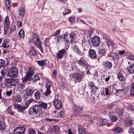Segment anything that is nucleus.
<instances>
[{
  "mask_svg": "<svg viewBox=\"0 0 134 134\" xmlns=\"http://www.w3.org/2000/svg\"><path fill=\"white\" fill-rule=\"evenodd\" d=\"M33 101V99L32 98L30 97L28 99H27V100L26 101V102L25 104H24L25 105H26L27 106V108L28 107V106L29 105V104L31 103Z\"/></svg>",
  "mask_w": 134,
  "mask_h": 134,
  "instance_id": "nucleus-39",
  "label": "nucleus"
},
{
  "mask_svg": "<svg viewBox=\"0 0 134 134\" xmlns=\"http://www.w3.org/2000/svg\"><path fill=\"white\" fill-rule=\"evenodd\" d=\"M27 83H23L20 85V88L21 90H22L24 89L26 87Z\"/></svg>",
  "mask_w": 134,
  "mask_h": 134,
  "instance_id": "nucleus-51",
  "label": "nucleus"
},
{
  "mask_svg": "<svg viewBox=\"0 0 134 134\" xmlns=\"http://www.w3.org/2000/svg\"><path fill=\"white\" fill-rule=\"evenodd\" d=\"M34 42L35 46L39 49L41 52L43 53V50L42 48L41 42V41L40 38L38 39L37 40H36L35 41H34Z\"/></svg>",
  "mask_w": 134,
  "mask_h": 134,
  "instance_id": "nucleus-15",
  "label": "nucleus"
},
{
  "mask_svg": "<svg viewBox=\"0 0 134 134\" xmlns=\"http://www.w3.org/2000/svg\"><path fill=\"white\" fill-rule=\"evenodd\" d=\"M115 133H121L123 131V129L120 127H116L112 130Z\"/></svg>",
  "mask_w": 134,
  "mask_h": 134,
  "instance_id": "nucleus-32",
  "label": "nucleus"
},
{
  "mask_svg": "<svg viewBox=\"0 0 134 134\" xmlns=\"http://www.w3.org/2000/svg\"><path fill=\"white\" fill-rule=\"evenodd\" d=\"M19 35L21 38H23L25 35L24 31L23 29L20 30L19 32Z\"/></svg>",
  "mask_w": 134,
  "mask_h": 134,
  "instance_id": "nucleus-43",
  "label": "nucleus"
},
{
  "mask_svg": "<svg viewBox=\"0 0 134 134\" xmlns=\"http://www.w3.org/2000/svg\"><path fill=\"white\" fill-rule=\"evenodd\" d=\"M110 79V76L109 75H104L103 76L101 77L102 81L104 82V81L108 82Z\"/></svg>",
  "mask_w": 134,
  "mask_h": 134,
  "instance_id": "nucleus-22",
  "label": "nucleus"
},
{
  "mask_svg": "<svg viewBox=\"0 0 134 134\" xmlns=\"http://www.w3.org/2000/svg\"><path fill=\"white\" fill-rule=\"evenodd\" d=\"M6 127L5 123L3 121L0 120V130H3Z\"/></svg>",
  "mask_w": 134,
  "mask_h": 134,
  "instance_id": "nucleus-34",
  "label": "nucleus"
},
{
  "mask_svg": "<svg viewBox=\"0 0 134 134\" xmlns=\"http://www.w3.org/2000/svg\"><path fill=\"white\" fill-rule=\"evenodd\" d=\"M77 63L82 69L87 68L88 64L87 61L81 58L77 60Z\"/></svg>",
  "mask_w": 134,
  "mask_h": 134,
  "instance_id": "nucleus-3",
  "label": "nucleus"
},
{
  "mask_svg": "<svg viewBox=\"0 0 134 134\" xmlns=\"http://www.w3.org/2000/svg\"><path fill=\"white\" fill-rule=\"evenodd\" d=\"M30 96L27 94L26 95L24 94L23 96V98L26 101L27 99H29L30 97Z\"/></svg>",
  "mask_w": 134,
  "mask_h": 134,
  "instance_id": "nucleus-58",
  "label": "nucleus"
},
{
  "mask_svg": "<svg viewBox=\"0 0 134 134\" xmlns=\"http://www.w3.org/2000/svg\"><path fill=\"white\" fill-rule=\"evenodd\" d=\"M110 87H108L105 89V93L106 95H108L110 94L109 93V89H110Z\"/></svg>",
  "mask_w": 134,
  "mask_h": 134,
  "instance_id": "nucleus-60",
  "label": "nucleus"
},
{
  "mask_svg": "<svg viewBox=\"0 0 134 134\" xmlns=\"http://www.w3.org/2000/svg\"><path fill=\"white\" fill-rule=\"evenodd\" d=\"M24 90L25 91V92H26V94H28L29 96H31L34 92L33 89L32 87H27L26 88V90ZM23 91H24V90Z\"/></svg>",
  "mask_w": 134,
  "mask_h": 134,
  "instance_id": "nucleus-19",
  "label": "nucleus"
},
{
  "mask_svg": "<svg viewBox=\"0 0 134 134\" xmlns=\"http://www.w3.org/2000/svg\"><path fill=\"white\" fill-rule=\"evenodd\" d=\"M88 84L92 94H94L97 90L98 88L95 86L94 83L92 82H89Z\"/></svg>",
  "mask_w": 134,
  "mask_h": 134,
  "instance_id": "nucleus-10",
  "label": "nucleus"
},
{
  "mask_svg": "<svg viewBox=\"0 0 134 134\" xmlns=\"http://www.w3.org/2000/svg\"><path fill=\"white\" fill-rule=\"evenodd\" d=\"M11 1H7L6 2L5 7L6 8H10L12 6Z\"/></svg>",
  "mask_w": 134,
  "mask_h": 134,
  "instance_id": "nucleus-45",
  "label": "nucleus"
},
{
  "mask_svg": "<svg viewBox=\"0 0 134 134\" xmlns=\"http://www.w3.org/2000/svg\"><path fill=\"white\" fill-rule=\"evenodd\" d=\"M4 24L6 27L8 28L10 25V23L9 20L8 16H6L5 19L4 21Z\"/></svg>",
  "mask_w": 134,
  "mask_h": 134,
  "instance_id": "nucleus-26",
  "label": "nucleus"
},
{
  "mask_svg": "<svg viewBox=\"0 0 134 134\" xmlns=\"http://www.w3.org/2000/svg\"><path fill=\"white\" fill-rule=\"evenodd\" d=\"M109 117L110 119L112 122H115L118 120V118L114 115H109Z\"/></svg>",
  "mask_w": 134,
  "mask_h": 134,
  "instance_id": "nucleus-37",
  "label": "nucleus"
},
{
  "mask_svg": "<svg viewBox=\"0 0 134 134\" xmlns=\"http://www.w3.org/2000/svg\"><path fill=\"white\" fill-rule=\"evenodd\" d=\"M76 36V34L74 33H72L69 34V36L70 37L71 40L70 41L72 43V42L73 41V38Z\"/></svg>",
  "mask_w": 134,
  "mask_h": 134,
  "instance_id": "nucleus-47",
  "label": "nucleus"
},
{
  "mask_svg": "<svg viewBox=\"0 0 134 134\" xmlns=\"http://www.w3.org/2000/svg\"><path fill=\"white\" fill-rule=\"evenodd\" d=\"M14 108L16 109L19 112H22L27 108V106L25 105L18 104H15L14 105Z\"/></svg>",
  "mask_w": 134,
  "mask_h": 134,
  "instance_id": "nucleus-6",
  "label": "nucleus"
},
{
  "mask_svg": "<svg viewBox=\"0 0 134 134\" xmlns=\"http://www.w3.org/2000/svg\"><path fill=\"white\" fill-rule=\"evenodd\" d=\"M132 84L131 90V93L132 95H134V77L132 79Z\"/></svg>",
  "mask_w": 134,
  "mask_h": 134,
  "instance_id": "nucleus-40",
  "label": "nucleus"
},
{
  "mask_svg": "<svg viewBox=\"0 0 134 134\" xmlns=\"http://www.w3.org/2000/svg\"><path fill=\"white\" fill-rule=\"evenodd\" d=\"M7 82L8 84L12 86L16 85L18 83L17 80L14 79H8L7 80Z\"/></svg>",
  "mask_w": 134,
  "mask_h": 134,
  "instance_id": "nucleus-17",
  "label": "nucleus"
},
{
  "mask_svg": "<svg viewBox=\"0 0 134 134\" xmlns=\"http://www.w3.org/2000/svg\"><path fill=\"white\" fill-rule=\"evenodd\" d=\"M40 79V78L38 75H35L32 77L31 80L34 81L38 80Z\"/></svg>",
  "mask_w": 134,
  "mask_h": 134,
  "instance_id": "nucleus-48",
  "label": "nucleus"
},
{
  "mask_svg": "<svg viewBox=\"0 0 134 134\" xmlns=\"http://www.w3.org/2000/svg\"><path fill=\"white\" fill-rule=\"evenodd\" d=\"M35 99L37 100L39 99L41 97L40 92L38 91H37L35 93Z\"/></svg>",
  "mask_w": 134,
  "mask_h": 134,
  "instance_id": "nucleus-42",
  "label": "nucleus"
},
{
  "mask_svg": "<svg viewBox=\"0 0 134 134\" xmlns=\"http://www.w3.org/2000/svg\"><path fill=\"white\" fill-rule=\"evenodd\" d=\"M127 58L130 59H134V55L130 54L127 56Z\"/></svg>",
  "mask_w": 134,
  "mask_h": 134,
  "instance_id": "nucleus-62",
  "label": "nucleus"
},
{
  "mask_svg": "<svg viewBox=\"0 0 134 134\" xmlns=\"http://www.w3.org/2000/svg\"><path fill=\"white\" fill-rule=\"evenodd\" d=\"M77 48V46L75 45H73L72 46H71V48L72 50H74L75 51V50Z\"/></svg>",
  "mask_w": 134,
  "mask_h": 134,
  "instance_id": "nucleus-64",
  "label": "nucleus"
},
{
  "mask_svg": "<svg viewBox=\"0 0 134 134\" xmlns=\"http://www.w3.org/2000/svg\"><path fill=\"white\" fill-rule=\"evenodd\" d=\"M5 61L3 59H0V68L4 67L5 65Z\"/></svg>",
  "mask_w": 134,
  "mask_h": 134,
  "instance_id": "nucleus-50",
  "label": "nucleus"
},
{
  "mask_svg": "<svg viewBox=\"0 0 134 134\" xmlns=\"http://www.w3.org/2000/svg\"><path fill=\"white\" fill-rule=\"evenodd\" d=\"M66 35H64L63 36L60 35L58 36L57 38V40L58 42H60L62 40H63L64 39L65 40H66Z\"/></svg>",
  "mask_w": 134,
  "mask_h": 134,
  "instance_id": "nucleus-35",
  "label": "nucleus"
},
{
  "mask_svg": "<svg viewBox=\"0 0 134 134\" xmlns=\"http://www.w3.org/2000/svg\"><path fill=\"white\" fill-rule=\"evenodd\" d=\"M132 120H131L129 119L125 120L124 122V124L126 127H130L132 126Z\"/></svg>",
  "mask_w": 134,
  "mask_h": 134,
  "instance_id": "nucleus-24",
  "label": "nucleus"
},
{
  "mask_svg": "<svg viewBox=\"0 0 134 134\" xmlns=\"http://www.w3.org/2000/svg\"><path fill=\"white\" fill-rule=\"evenodd\" d=\"M83 111V109L82 107L75 105H74L73 114L75 116H77L79 115Z\"/></svg>",
  "mask_w": 134,
  "mask_h": 134,
  "instance_id": "nucleus-5",
  "label": "nucleus"
},
{
  "mask_svg": "<svg viewBox=\"0 0 134 134\" xmlns=\"http://www.w3.org/2000/svg\"><path fill=\"white\" fill-rule=\"evenodd\" d=\"M54 105L57 109H60L62 106L61 101L58 99H55L54 102Z\"/></svg>",
  "mask_w": 134,
  "mask_h": 134,
  "instance_id": "nucleus-12",
  "label": "nucleus"
},
{
  "mask_svg": "<svg viewBox=\"0 0 134 134\" xmlns=\"http://www.w3.org/2000/svg\"><path fill=\"white\" fill-rule=\"evenodd\" d=\"M25 128L23 127H17L13 131L14 134H24Z\"/></svg>",
  "mask_w": 134,
  "mask_h": 134,
  "instance_id": "nucleus-9",
  "label": "nucleus"
},
{
  "mask_svg": "<svg viewBox=\"0 0 134 134\" xmlns=\"http://www.w3.org/2000/svg\"><path fill=\"white\" fill-rule=\"evenodd\" d=\"M85 91V88H83L82 89L78 91V93L79 94L77 96L78 97H81L83 94V93Z\"/></svg>",
  "mask_w": 134,
  "mask_h": 134,
  "instance_id": "nucleus-38",
  "label": "nucleus"
},
{
  "mask_svg": "<svg viewBox=\"0 0 134 134\" xmlns=\"http://www.w3.org/2000/svg\"><path fill=\"white\" fill-rule=\"evenodd\" d=\"M60 30H57L55 32H54V34H53V36H58L60 34Z\"/></svg>",
  "mask_w": 134,
  "mask_h": 134,
  "instance_id": "nucleus-59",
  "label": "nucleus"
},
{
  "mask_svg": "<svg viewBox=\"0 0 134 134\" xmlns=\"http://www.w3.org/2000/svg\"><path fill=\"white\" fill-rule=\"evenodd\" d=\"M91 41L92 45L93 47H97L99 45L100 43V38L97 36H95L92 37Z\"/></svg>",
  "mask_w": 134,
  "mask_h": 134,
  "instance_id": "nucleus-4",
  "label": "nucleus"
},
{
  "mask_svg": "<svg viewBox=\"0 0 134 134\" xmlns=\"http://www.w3.org/2000/svg\"><path fill=\"white\" fill-rule=\"evenodd\" d=\"M68 19L69 21L71 24H73L75 21V19L74 16H72L70 17Z\"/></svg>",
  "mask_w": 134,
  "mask_h": 134,
  "instance_id": "nucleus-44",
  "label": "nucleus"
},
{
  "mask_svg": "<svg viewBox=\"0 0 134 134\" xmlns=\"http://www.w3.org/2000/svg\"><path fill=\"white\" fill-rule=\"evenodd\" d=\"M49 38H46L44 41V47L46 48H48L49 47L50 44L49 43Z\"/></svg>",
  "mask_w": 134,
  "mask_h": 134,
  "instance_id": "nucleus-33",
  "label": "nucleus"
},
{
  "mask_svg": "<svg viewBox=\"0 0 134 134\" xmlns=\"http://www.w3.org/2000/svg\"><path fill=\"white\" fill-rule=\"evenodd\" d=\"M101 123L103 125H106L108 123L107 120H102L101 121Z\"/></svg>",
  "mask_w": 134,
  "mask_h": 134,
  "instance_id": "nucleus-56",
  "label": "nucleus"
},
{
  "mask_svg": "<svg viewBox=\"0 0 134 134\" xmlns=\"http://www.w3.org/2000/svg\"><path fill=\"white\" fill-rule=\"evenodd\" d=\"M49 115H46V117L44 118V119L46 121H51L52 120H53V119H52L49 118L48 117Z\"/></svg>",
  "mask_w": 134,
  "mask_h": 134,
  "instance_id": "nucleus-57",
  "label": "nucleus"
},
{
  "mask_svg": "<svg viewBox=\"0 0 134 134\" xmlns=\"http://www.w3.org/2000/svg\"><path fill=\"white\" fill-rule=\"evenodd\" d=\"M118 78L121 81H125L126 79V77L123 75L121 72H119L117 74Z\"/></svg>",
  "mask_w": 134,
  "mask_h": 134,
  "instance_id": "nucleus-20",
  "label": "nucleus"
},
{
  "mask_svg": "<svg viewBox=\"0 0 134 134\" xmlns=\"http://www.w3.org/2000/svg\"><path fill=\"white\" fill-rule=\"evenodd\" d=\"M16 29L15 26L13 24L11 25V27L10 29V31L9 32V34H11L13 31L15 30Z\"/></svg>",
  "mask_w": 134,
  "mask_h": 134,
  "instance_id": "nucleus-46",
  "label": "nucleus"
},
{
  "mask_svg": "<svg viewBox=\"0 0 134 134\" xmlns=\"http://www.w3.org/2000/svg\"><path fill=\"white\" fill-rule=\"evenodd\" d=\"M35 72L33 68H29V70L26 74V78L27 79H29L34 74Z\"/></svg>",
  "mask_w": 134,
  "mask_h": 134,
  "instance_id": "nucleus-16",
  "label": "nucleus"
},
{
  "mask_svg": "<svg viewBox=\"0 0 134 134\" xmlns=\"http://www.w3.org/2000/svg\"><path fill=\"white\" fill-rule=\"evenodd\" d=\"M78 129L79 134H86L84 129L81 125H78Z\"/></svg>",
  "mask_w": 134,
  "mask_h": 134,
  "instance_id": "nucleus-23",
  "label": "nucleus"
},
{
  "mask_svg": "<svg viewBox=\"0 0 134 134\" xmlns=\"http://www.w3.org/2000/svg\"><path fill=\"white\" fill-rule=\"evenodd\" d=\"M106 53V51L104 49H99L98 50V54L99 57L104 55Z\"/></svg>",
  "mask_w": 134,
  "mask_h": 134,
  "instance_id": "nucleus-27",
  "label": "nucleus"
},
{
  "mask_svg": "<svg viewBox=\"0 0 134 134\" xmlns=\"http://www.w3.org/2000/svg\"><path fill=\"white\" fill-rule=\"evenodd\" d=\"M29 54L30 55L35 56L37 54V52L33 47H31L30 51Z\"/></svg>",
  "mask_w": 134,
  "mask_h": 134,
  "instance_id": "nucleus-28",
  "label": "nucleus"
},
{
  "mask_svg": "<svg viewBox=\"0 0 134 134\" xmlns=\"http://www.w3.org/2000/svg\"><path fill=\"white\" fill-rule=\"evenodd\" d=\"M109 57H110L113 58L114 60L115 59H119V55L117 53H111L108 55Z\"/></svg>",
  "mask_w": 134,
  "mask_h": 134,
  "instance_id": "nucleus-25",
  "label": "nucleus"
},
{
  "mask_svg": "<svg viewBox=\"0 0 134 134\" xmlns=\"http://www.w3.org/2000/svg\"><path fill=\"white\" fill-rule=\"evenodd\" d=\"M38 64L41 66H44L45 64V61L44 60H39L37 62Z\"/></svg>",
  "mask_w": 134,
  "mask_h": 134,
  "instance_id": "nucleus-49",
  "label": "nucleus"
},
{
  "mask_svg": "<svg viewBox=\"0 0 134 134\" xmlns=\"http://www.w3.org/2000/svg\"><path fill=\"white\" fill-rule=\"evenodd\" d=\"M0 73L1 75V77L2 79H3L5 76V71L4 70H2L0 72Z\"/></svg>",
  "mask_w": 134,
  "mask_h": 134,
  "instance_id": "nucleus-53",
  "label": "nucleus"
},
{
  "mask_svg": "<svg viewBox=\"0 0 134 134\" xmlns=\"http://www.w3.org/2000/svg\"><path fill=\"white\" fill-rule=\"evenodd\" d=\"M115 111L118 115H121L123 114L124 109L122 108H119L117 107L115 109Z\"/></svg>",
  "mask_w": 134,
  "mask_h": 134,
  "instance_id": "nucleus-31",
  "label": "nucleus"
},
{
  "mask_svg": "<svg viewBox=\"0 0 134 134\" xmlns=\"http://www.w3.org/2000/svg\"><path fill=\"white\" fill-rule=\"evenodd\" d=\"M52 85L51 81L49 80H48L46 82L45 87L46 88V91L45 92V94L46 96L50 94L51 91L50 90L51 87Z\"/></svg>",
  "mask_w": 134,
  "mask_h": 134,
  "instance_id": "nucleus-8",
  "label": "nucleus"
},
{
  "mask_svg": "<svg viewBox=\"0 0 134 134\" xmlns=\"http://www.w3.org/2000/svg\"><path fill=\"white\" fill-rule=\"evenodd\" d=\"M8 40L5 39L3 42L2 46L4 48H7L9 47V45H7L9 42Z\"/></svg>",
  "mask_w": 134,
  "mask_h": 134,
  "instance_id": "nucleus-36",
  "label": "nucleus"
},
{
  "mask_svg": "<svg viewBox=\"0 0 134 134\" xmlns=\"http://www.w3.org/2000/svg\"><path fill=\"white\" fill-rule=\"evenodd\" d=\"M129 132L130 134H134V128L131 127L129 130Z\"/></svg>",
  "mask_w": 134,
  "mask_h": 134,
  "instance_id": "nucleus-55",
  "label": "nucleus"
},
{
  "mask_svg": "<svg viewBox=\"0 0 134 134\" xmlns=\"http://www.w3.org/2000/svg\"><path fill=\"white\" fill-rule=\"evenodd\" d=\"M75 52L77 54H79L80 55H82V53L80 51V50L79 49L78 47L77 48V49H76L75 50Z\"/></svg>",
  "mask_w": 134,
  "mask_h": 134,
  "instance_id": "nucleus-61",
  "label": "nucleus"
},
{
  "mask_svg": "<svg viewBox=\"0 0 134 134\" xmlns=\"http://www.w3.org/2000/svg\"><path fill=\"white\" fill-rule=\"evenodd\" d=\"M114 106V105L112 104H108L107 106V107L109 109H111Z\"/></svg>",
  "mask_w": 134,
  "mask_h": 134,
  "instance_id": "nucleus-63",
  "label": "nucleus"
},
{
  "mask_svg": "<svg viewBox=\"0 0 134 134\" xmlns=\"http://www.w3.org/2000/svg\"><path fill=\"white\" fill-rule=\"evenodd\" d=\"M127 69L130 73L134 74V64H132L129 68H127Z\"/></svg>",
  "mask_w": 134,
  "mask_h": 134,
  "instance_id": "nucleus-29",
  "label": "nucleus"
},
{
  "mask_svg": "<svg viewBox=\"0 0 134 134\" xmlns=\"http://www.w3.org/2000/svg\"><path fill=\"white\" fill-rule=\"evenodd\" d=\"M35 131L34 129L29 130L28 134H36Z\"/></svg>",
  "mask_w": 134,
  "mask_h": 134,
  "instance_id": "nucleus-54",
  "label": "nucleus"
},
{
  "mask_svg": "<svg viewBox=\"0 0 134 134\" xmlns=\"http://www.w3.org/2000/svg\"><path fill=\"white\" fill-rule=\"evenodd\" d=\"M39 38L38 36V35H37L35 33H33L32 35V38L31 39V40H33V42L34 41H35L36 40H38Z\"/></svg>",
  "mask_w": 134,
  "mask_h": 134,
  "instance_id": "nucleus-41",
  "label": "nucleus"
},
{
  "mask_svg": "<svg viewBox=\"0 0 134 134\" xmlns=\"http://www.w3.org/2000/svg\"><path fill=\"white\" fill-rule=\"evenodd\" d=\"M106 42L108 48L110 49H113L115 45L114 42L109 38H107L106 39Z\"/></svg>",
  "mask_w": 134,
  "mask_h": 134,
  "instance_id": "nucleus-11",
  "label": "nucleus"
},
{
  "mask_svg": "<svg viewBox=\"0 0 134 134\" xmlns=\"http://www.w3.org/2000/svg\"><path fill=\"white\" fill-rule=\"evenodd\" d=\"M83 75L78 73H75L73 74L72 77L75 79L76 82H80L83 77Z\"/></svg>",
  "mask_w": 134,
  "mask_h": 134,
  "instance_id": "nucleus-7",
  "label": "nucleus"
},
{
  "mask_svg": "<svg viewBox=\"0 0 134 134\" xmlns=\"http://www.w3.org/2000/svg\"><path fill=\"white\" fill-rule=\"evenodd\" d=\"M66 51L64 49H62L58 51L57 54L56 58L57 59L62 58L65 55Z\"/></svg>",
  "mask_w": 134,
  "mask_h": 134,
  "instance_id": "nucleus-13",
  "label": "nucleus"
},
{
  "mask_svg": "<svg viewBox=\"0 0 134 134\" xmlns=\"http://www.w3.org/2000/svg\"><path fill=\"white\" fill-rule=\"evenodd\" d=\"M71 12V10H70L67 9H65L64 10V11L63 12V14H67Z\"/></svg>",
  "mask_w": 134,
  "mask_h": 134,
  "instance_id": "nucleus-52",
  "label": "nucleus"
},
{
  "mask_svg": "<svg viewBox=\"0 0 134 134\" xmlns=\"http://www.w3.org/2000/svg\"><path fill=\"white\" fill-rule=\"evenodd\" d=\"M24 10L22 7H20L19 9L18 15L20 16H23L24 15Z\"/></svg>",
  "mask_w": 134,
  "mask_h": 134,
  "instance_id": "nucleus-30",
  "label": "nucleus"
},
{
  "mask_svg": "<svg viewBox=\"0 0 134 134\" xmlns=\"http://www.w3.org/2000/svg\"><path fill=\"white\" fill-rule=\"evenodd\" d=\"M8 75L12 78L16 77L18 74V68L16 67H12L9 70Z\"/></svg>",
  "mask_w": 134,
  "mask_h": 134,
  "instance_id": "nucleus-2",
  "label": "nucleus"
},
{
  "mask_svg": "<svg viewBox=\"0 0 134 134\" xmlns=\"http://www.w3.org/2000/svg\"><path fill=\"white\" fill-rule=\"evenodd\" d=\"M103 64L108 69H110L112 66V63L109 61L104 62Z\"/></svg>",
  "mask_w": 134,
  "mask_h": 134,
  "instance_id": "nucleus-21",
  "label": "nucleus"
},
{
  "mask_svg": "<svg viewBox=\"0 0 134 134\" xmlns=\"http://www.w3.org/2000/svg\"><path fill=\"white\" fill-rule=\"evenodd\" d=\"M42 109L38 105H34L32 108L30 109L29 111V113L30 115H36L39 114V117H41L42 115L40 114L42 112Z\"/></svg>",
  "mask_w": 134,
  "mask_h": 134,
  "instance_id": "nucleus-1",
  "label": "nucleus"
},
{
  "mask_svg": "<svg viewBox=\"0 0 134 134\" xmlns=\"http://www.w3.org/2000/svg\"><path fill=\"white\" fill-rule=\"evenodd\" d=\"M89 57L92 59L97 58V55L96 51L93 49H90L88 52Z\"/></svg>",
  "mask_w": 134,
  "mask_h": 134,
  "instance_id": "nucleus-14",
  "label": "nucleus"
},
{
  "mask_svg": "<svg viewBox=\"0 0 134 134\" xmlns=\"http://www.w3.org/2000/svg\"><path fill=\"white\" fill-rule=\"evenodd\" d=\"M38 104L39 106L41 107V109L43 108L44 109H46L47 107V104L42 101H39Z\"/></svg>",
  "mask_w": 134,
  "mask_h": 134,
  "instance_id": "nucleus-18",
  "label": "nucleus"
}]
</instances>
